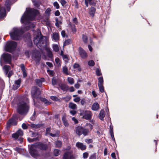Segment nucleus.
Masks as SVG:
<instances>
[{
  "label": "nucleus",
  "mask_w": 159,
  "mask_h": 159,
  "mask_svg": "<svg viewBox=\"0 0 159 159\" xmlns=\"http://www.w3.org/2000/svg\"><path fill=\"white\" fill-rule=\"evenodd\" d=\"M48 148V145L46 143L38 142L31 145L29 152L30 155L33 157L37 158L41 155L40 151H45Z\"/></svg>",
  "instance_id": "f257e3e1"
},
{
  "label": "nucleus",
  "mask_w": 159,
  "mask_h": 159,
  "mask_svg": "<svg viewBox=\"0 0 159 159\" xmlns=\"http://www.w3.org/2000/svg\"><path fill=\"white\" fill-rule=\"evenodd\" d=\"M30 109L29 101L26 96L20 98L17 104V112L21 115H26Z\"/></svg>",
  "instance_id": "f03ea898"
},
{
  "label": "nucleus",
  "mask_w": 159,
  "mask_h": 159,
  "mask_svg": "<svg viewBox=\"0 0 159 159\" xmlns=\"http://www.w3.org/2000/svg\"><path fill=\"white\" fill-rule=\"evenodd\" d=\"M39 14V11L34 8L29 9L25 13L21 19L22 23L28 24L31 20H34L35 16Z\"/></svg>",
  "instance_id": "7ed1b4c3"
},
{
  "label": "nucleus",
  "mask_w": 159,
  "mask_h": 159,
  "mask_svg": "<svg viewBox=\"0 0 159 159\" xmlns=\"http://www.w3.org/2000/svg\"><path fill=\"white\" fill-rule=\"evenodd\" d=\"M23 33V31L20 29L14 28L10 34L12 39L14 40H19L20 39Z\"/></svg>",
  "instance_id": "20e7f679"
},
{
  "label": "nucleus",
  "mask_w": 159,
  "mask_h": 159,
  "mask_svg": "<svg viewBox=\"0 0 159 159\" xmlns=\"http://www.w3.org/2000/svg\"><path fill=\"white\" fill-rule=\"evenodd\" d=\"M37 37L38 38L39 37L37 36ZM33 41L34 44L38 48L41 49H43L47 45L46 40L42 37H40L39 39L37 38H34Z\"/></svg>",
  "instance_id": "39448f33"
},
{
  "label": "nucleus",
  "mask_w": 159,
  "mask_h": 159,
  "mask_svg": "<svg viewBox=\"0 0 159 159\" xmlns=\"http://www.w3.org/2000/svg\"><path fill=\"white\" fill-rule=\"evenodd\" d=\"M41 93V91L39 88L37 87H33L31 90V95L33 98L34 105L36 103L35 99L40 98Z\"/></svg>",
  "instance_id": "423d86ee"
},
{
  "label": "nucleus",
  "mask_w": 159,
  "mask_h": 159,
  "mask_svg": "<svg viewBox=\"0 0 159 159\" xmlns=\"http://www.w3.org/2000/svg\"><path fill=\"white\" fill-rule=\"evenodd\" d=\"M17 43L13 41L9 42L6 46V50L9 52H11L14 51L16 48Z\"/></svg>",
  "instance_id": "0eeeda50"
},
{
  "label": "nucleus",
  "mask_w": 159,
  "mask_h": 159,
  "mask_svg": "<svg viewBox=\"0 0 159 159\" xmlns=\"http://www.w3.org/2000/svg\"><path fill=\"white\" fill-rule=\"evenodd\" d=\"M32 58L39 62L41 59V55L39 52L36 50H33L32 53Z\"/></svg>",
  "instance_id": "6e6552de"
},
{
  "label": "nucleus",
  "mask_w": 159,
  "mask_h": 159,
  "mask_svg": "<svg viewBox=\"0 0 159 159\" xmlns=\"http://www.w3.org/2000/svg\"><path fill=\"white\" fill-rule=\"evenodd\" d=\"M17 118V116L16 115L13 116L12 118L9 119L7 123L8 127H10L11 125H16L17 124L16 119Z\"/></svg>",
  "instance_id": "1a4fd4ad"
},
{
  "label": "nucleus",
  "mask_w": 159,
  "mask_h": 159,
  "mask_svg": "<svg viewBox=\"0 0 159 159\" xmlns=\"http://www.w3.org/2000/svg\"><path fill=\"white\" fill-rule=\"evenodd\" d=\"M50 128H47L46 130V135L49 134L52 137H58L59 136L60 134V131L57 130L56 131V133L55 134H52V133H49V132L50 131Z\"/></svg>",
  "instance_id": "9d476101"
},
{
  "label": "nucleus",
  "mask_w": 159,
  "mask_h": 159,
  "mask_svg": "<svg viewBox=\"0 0 159 159\" xmlns=\"http://www.w3.org/2000/svg\"><path fill=\"white\" fill-rule=\"evenodd\" d=\"M2 58L5 62L10 64L11 60V55L8 53L4 54L2 56Z\"/></svg>",
  "instance_id": "9b49d317"
},
{
  "label": "nucleus",
  "mask_w": 159,
  "mask_h": 159,
  "mask_svg": "<svg viewBox=\"0 0 159 159\" xmlns=\"http://www.w3.org/2000/svg\"><path fill=\"white\" fill-rule=\"evenodd\" d=\"M23 134V131L21 129H19L15 133L12 134V137L16 139H18L19 137H21Z\"/></svg>",
  "instance_id": "f8f14e48"
},
{
  "label": "nucleus",
  "mask_w": 159,
  "mask_h": 159,
  "mask_svg": "<svg viewBox=\"0 0 159 159\" xmlns=\"http://www.w3.org/2000/svg\"><path fill=\"white\" fill-rule=\"evenodd\" d=\"M83 117L86 120L90 119L92 116V114L90 111H86L82 113Z\"/></svg>",
  "instance_id": "ddd939ff"
},
{
  "label": "nucleus",
  "mask_w": 159,
  "mask_h": 159,
  "mask_svg": "<svg viewBox=\"0 0 159 159\" xmlns=\"http://www.w3.org/2000/svg\"><path fill=\"white\" fill-rule=\"evenodd\" d=\"M79 54L82 58H85L87 57V54L81 47L79 48Z\"/></svg>",
  "instance_id": "4468645a"
},
{
  "label": "nucleus",
  "mask_w": 159,
  "mask_h": 159,
  "mask_svg": "<svg viewBox=\"0 0 159 159\" xmlns=\"http://www.w3.org/2000/svg\"><path fill=\"white\" fill-rule=\"evenodd\" d=\"M76 146L78 148L80 149L82 151L85 150L86 149V145L83 144V143L77 142L76 144Z\"/></svg>",
  "instance_id": "2eb2a0df"
},
{
  "label": "nucleus",
  "mask_w": 159,
  "mask_h": 159,
  "mask_svg": "<svg viewBox=\"0 0 159 159\" xmlns=\"http://www.w3.org/2000/svg\"><path fill=\"white\" fill-rule=\"evenodd\" d=\"M21 82V80L20 79L16 80L13 86V89L14 90L17 89L20 86Z\"/></svg>",
  "instance_id": "dca6fc26"
},
{
  "label": "nucleus",
  "mask_w": 159,
  "mask_h": 159,
  "mask_svg": "<svg viewBox=\"0 0 159 159\" xmlns=\"http://www.w3.org/2000/svg\"><path fill=\"white\" fill-rule=\"evenodd\" d=\"M73 157L71 152H67L64 153L63 159H72Z\"/></svg>",
  "instance_id": "f3484780"
},
{
  "label": "nucleus",
  "mask_w": 159,
  "mask_h": 159,
  "mask_svg": "<svg viewBox=\"0 0 159 159\" xmlns=\"http://www.w3.org/2000/svg\"><path fill=\"white\" fill-rule=\"evenodd\" d=\"M83 127L78 126L76 127L75 129L76 134L79 136H80L82 134Z\"/></svg>",
  "instance_id": "a211bd4d"
},
{
  "label": "nucleus",
  "mask_w": 159,
  "mask_h": 159,
  "mask_svg": "<svg viewBox=\"0 0 159 159\" xmlns=\"http://www.w3.org/2000/svg\"><path fill=\"white\" fill-rule=\"evenodd\" d=\"M45 81V79L43 78H41L40 79H37L35 80V82L40 87H42V82Z\"/></svg>",
  "instance_id": "6ab92c4d"
},
{
  "label": "nucleus",
  "mask_w": 159,
  "mask_h": 159,
  "mask_svg": "<svg viewBox=\"0 0 159 159\" xmlns=\"http://www.w3.org/2000/svg\"><path fill=\"white\" fill-rule=\"evenodd\" d=\"M6 11L4 7H1L0 8V18H2L5 16Z\"/></svg>",
  "instance_id": "aec40b11"
},
{
  "label": "nucleus",
  "mask_w": 159,
  "mask_h": 159,
  "mask_svg": "<svg viewBox=\"0 0 159 159\" xmlns=\"http://www.w3.org/2000/svg\"><path fill=\"white\" fill-rule=\"evenodd\" d=\"M60 87L63 91L67 92L69 89L68 86L65 84H61Z\"/></svg>",
  "instance_id": "412c9836"
},
{
  "label": "nucleus",
  "mask_w": 159,
  "mask_h": 159,
  "mask_svg": "<svg viewBox=\"0 0 159 159\" xmlns=\"http://www.w3.org/2000/svg\"><path fill=\"white\" fill-rule=\"evenodd\" d=\"M52 39L53 40L57 42L59 40V34L58 33H54L52 34Z\"/></svg>",
  "instance_id": "4be33fe9"
},
{
  "label": "nucleus",
  "mask_w": 159,
  "mask_h": 159,
  "mask_svg": "<svg viewBox=\"0 0 159 159\" xmlns=\"http://www.w3.org/2000/svg\"><path fill=\"white\" fill-rule=\"evenodd\" d=\"M11 66L8 65H5L3 67V69L4 70L5 73L6 75H7L9 70H11Z\"/></svg>",
  "instance_id": "5701e85b"
},
{
  "label": "nucleus",
  "mask_w": 159,
  "mask_h": 159,
  "mask_svg": "<svg viewBox=\"0 0 159 159\" xmlns=\"http://www.w3.org/2000/svg\"><path fill=\"white\" fill-rule=\"evenodd\" d=\"M99 108V105L97 102L94 103L92 106V109L93 111H97Z\"/></svg>",
  "instance_id": "b1692460"
},
{
  "label": "nucleus",
  "mask_w": 159,
  "mask_h": 159,
  "mask_svg": "<svg viewBox=\"0 0 159 159\" xmlns=\"http://www.w3.org/2000/svg\"><path fill=\"white\" fill-rule=\"evenodd\" d=\"M96 10L95 8L91 7L89 10V13L92 17H93L94 15Z\"/></svg>",
  "instance_id": "393cba45"
},
{
  "label": "nucleus",
  "mask_w": 159,
  "mask_h": 159,
  "mask_svg": "<svg viewBox=\"0 0 159 159\" xmlns=\"http://www.w3.org/2000/svg\"><path fill=\"white\" fill-rule=\"evenodd\" d=\"M105 116V112L104 110H101L99 114L100 119L101 120H103Z\"/></svg>",
  "instance_id": "a878e982"
},
{
  "label": "nucleus",
  "mask_w": 159,
  "mask_h": 159,
  "mask_svg": "<svg viewBox=\"0 0 159 159\" xmlns=\"http://www.w3.org/2000/svg\"><path fill=\"white\" fill-rule=\"evenodd\" d=\"M69 107L73 110H76L77 109V106L75 104L70 102L69 104Z\"/></svg>",
  "instance_id": "bb28decb"
},
{
  "label": "nucleus",
  "mask_w": 159,
  "mask_h": 159,
  "mask_svg": "<svg viewBox=\"0 0 159 159\" xmlns=\"http://www.w3.org/2000/svg\"><path fill=\"white\" fill-rule=\"evenodd\" d=\"M62 120L64 125L66 127H68L69 125V124L67 120L66 119L65 116H63L62 117Z\"/></svg>",
  "instance_id": "cd10ccee"
},
{
  "label": "nucleus",
  "mask_w": 159,
  "mask_h": 159,
  "mask_svg": "<svg viewBox=\"0 0 159 159\" xmlns=\"http://www.w3.org/2000/svg\"><path fill=\"white\" fill-rule=\"evenodd\" d=\"M90 131L88 129L83 128L82 134H83L84 136L88 135V134L90 132Z\"/></svg>",
  "instance_id": "c85d7f7f"
},
{
  "label": "nucleus",
  "mask_w": 159,
  "mask_h": 159,
  "mask_svg": "<svg viewBox=\"0 0 159 159\" xmlns=\"http://www.w3.org/2000/svg\"><path fill=\"white\" fill-rule=\"evenodd\" d=\"M11 151L9 149H6L4 150L2 152L3 154H5V156H6L11 154Z\"/></svg>",
  "instance_id": "c756f323"
},
{
  "label": "nucleus",
  "mask_w": 159,
  "mask_h": 159,
  "mask_svg": "<svg viewBox=\"0 0 159 159\" xmlns=\"http://www.w3.org/2000/svg\"><path fill=\"white\" fill-rule=\"evenodd\" d=\"M110 133L112 139L113 140H114V137L113 135V127L112 125H110Z\"/></svg>",
  "instance_id": "7c9ffc66"
},
{
  "label": "nucleus",
  "mask_w": 159,
  "mask_h": 159,
  "mask_svg": "<svg viewBox=\"0 0 159 159\" xmlns=\"http://www.w3.org/2000/svg\"><path fill=\"white\" fill-rule=\"evenodd\" d=\"M103 80L102 77H100L98 78V86L103 85Z\"/></svg>",
  "instance_id": "2f4dec72"
},
{
  "label": "nucleus",
  "mask_w": 159,
  "mask_h": 159,
  "mask_svg": "<svg viewBox=\"0 0 159 159\" xmlns=\"http://www.w3.org/2000/svg\"><path fill=\"white\" fill-rule=\"evenodd\" d=\"M32 2L34 3V6L36 8H39L40 6V3L38 1H35V0H32Z\"/></svg>",
  "instance_id": "473e14b6"
},
{
  "label": "nucleus",
  "mask_w": 159,
  "mask_h": 159,
  "mask_svg": "<svg viewBox=\"0 0 159 159\" xmlns=\"http://www.w3.org/2000/svg\"><path fill=\"white\" fill-rule=\"evenodd\" d=\"M68 69L67 67L65 66L62 67V72L63 73L66 75H69V73L68 72Z\"/></svg>",
  "instance_id": "72a5a7b5"
},
{
  "label": "nucleus",
  "mask_w": 159,
  "mask_h": 159,
  "mask_svg": "<svg viewBox=\"0 0 159 159\" xmlns=\"http://www.w3.org/2000/svg\"><path fill=\"white\" fill-rule=\"evenodd\" d=\"M40 99L41 101L44 102L45 104L46 105H49L50 104V102L48 101V100L45 98H40Z\"/></svg>",
  "instance_id": "f704fd0d"
},
{
  "label": "nucleus",
  "mask_w": 159,
  "mask_h": 159,
  "mask_svg": "<svg viewBox=\"0 0 159 159\" xmlns=\"http://www.w3.org/2000/svg\"><path fill=\"white\" fill-rule=\"evenodd\" d=\"M67 80L69 83L70 84H73L74 83V79L71 77H68L67 78Z\"/></svg>",
  "instance_id": "c9c22d12"
},
{
  "label": "nucleus",
  "mask_w": 159,
  "mask_h": 159,
  "mask_svg": "<svg viewBox=\"0 0 159 159\" xmlns=\"http://www.w3.org/2000/svg\"><path fill=\"white\" fill-rule=\"evenodd\" d=\"M42 125L40 124H38L37 125L34 124H31V127L35 128V129H37L38 128L42 126Z\"/></svg>",
  "instance_id": "e433bc0d"
},
{
  "label": "nucleus",
  "mask_w": 159,
  "mask_h": 159,
  "mask_svg": "<svg viewBox=\"0 0 159 159\" xmlns=\"http://www.w3.org/2000/svg\"><path fill=\"white\" fill-rule=\"evenodd\" d=\"M56 146L57 148H60L62 145V143L60 141H57L56 142Z\"/></svg>",
  "instance_id": "4c0bfd02"
},
{
  "label": "nucleus",
  "mask_w": 159,
  "mask_h": 159,
  "mask_svg": "<svg viewBox=\"0 0 159 159\" xmlns=\"http://www.w3.org/2000/svg\"><path fill=\"white\" fill-rule=\"evenodd\" d=\"M80 65L78 63H75L73 65V68L74 69L78 68V70L79 71H81V68L80 67Z\"/></svg>",
  "instance_id": "58836bf2"
},
{
  "label": "nucleus",
  "mask_w": 159,
  "mask_h": 159,
  "mask_svg": "<svg viewBox=\"0 0 159 159\" xmlns=\"http://www.w3.org/2000/svg\"><path fill=\"white\" fill-rule=\"evenodd\" d=\"M53 48L54 51L56 52H58L59 51V48L57 44H55L53 46Z\"/></svg>",
  "instance_id": "ea45409f"
},
{
  "label": "nucleus",
  "mask_w": 159,
  "mask_h": 159,
  "mask_svg": "<svg viewBox=\"0 0 159 159\" xmlns=\"http://www.w3.org/2000/svg\"><path fill=\"white\" fill-rule=\"evenodd\" d=\"M52 84L53 85H55L57 84V79L56 77H53L52 80Z\"/></svg>",
  "instance_id": "a19ab883"
},
{
  "label": "nucleus",
  "mask_w": 159,
  "mask_h": 159,
  "mask_svg": "<svg viewBox=\"0 0 159 159\" xmlns=\"http://www.w3.org/2000/svg\"><path fill=\"white\" fill-rule=\"evenodd\" d=\"M63 59L65 61L68 62V61L69 60L68 58V56L67 55H64L62 57Z\"/></svg>",
  "instance_id": "79ce46f5"
},
{
  "label": "nucleus",
  "mask_w": 159,
  "mask_h": 159,
  "mask_svg": "<svg viewBox=\"0 0 159 159\" xmlns=\"http://www.w3.org/2000/svg\"><path fill=\"white\" fill-rule=\"evenodd\" d=\"M96 153H94L91 155L89 157V159H96Z\"/></svg>",
  "instance_id": "37998d69"
},
{
  "label": "nucleus",
  "mask_w": 159,
  "mask_h": 159,
  "mask_svg": "<svg viewBox=\"0 0 159 159\" xmlns=\"http://www.w3.org/2000/svg\"><path fill=\"white\" fill-rule=\"evenodd\" d=\"M71 40L70 39L66 40L64 42V45L66 46L67 45H68L69 44H70L71 43Z\"/></svg>",
  "instance_id": "c03bdc74"
},
{
  "label": "nucleus",
  "mask_w": 159,
  "mask_h": 159,
  "mask_svg": "<svg viewBox=\"0 0 159 159\" xmlns=\"http://www.w3.org/2000/svg\"><path fill=\"white\" fill-rule=\"evenodd\" d=\"M47 54L48 56L50 58H52L53 57V55L51 51L48 50L47 51Z\"/></svg>",
  "instance_id": "a18cd8bd"
},
{
  "label": "nucleus",
  "mask_w": 159,
  "mask_h": 159,
  "mask_svg": "<svg viewBox=\"0 0 159 159\" xmlns=\"http://www.w3.org/2000/svg\"><path fill=\"white\" fill-rule=\"evenodd\" d=\"M60 150L57 149H55L54 150V154L55 156H58L59 154Z\"/></svg>",
  "instance_id": "49530a36"
},
{
  "label": "nucleus",
  "mask_w": 159,
  "mask_h": 159,
  "mask_svg": "<svg viewBox=\"0 0 159 159\" xmlns=\"http://www.w3.org/2000/svg\"><path fill=\"white\" fill-rule=\"evenodd\" d=\"M82 39L84 42L85 43H87V42L88 38L86 35H83L82 36Z\"/></svg>",
  "instance_id": "de8ad7c7"
},
{
  "label": "nucleus",
  "mask_w": 159,
  "mask_h": 159,
  "mask_svg": "<svg viewBox=\"0 0 159 159\" xmlns=\"http://www.w3.org/2000/svg\"><path fill=\"white\" fill-rule=\"evenodd\" d=\"M96 73L97 75L98 76H99L102 75L100 70L98 68H97L96 69Z\"/></svg>",
  "instance_id": "09e8293b"
},
{
  "label": "nucleus",
  "mask_w": 159,
  "mask_h": 159,
  "mask_svg": "<svg viewBox=\"0 0 159 159\" xmlns=\"http://www.w3.org/2000/svg\"><path fill=\"white\" fill-rule=\"evenodd\" d=\"M11 3V1L10 0H6L5 4L6 7H8L10 5Z\"/></svg>",
  "instance_id": "8fccbe9b"
},
{
  "label": "nucleus",
  "mask_w": 159,
  "mask_h": 159,
  "mask_svg": "<svg viewBox=\"0 0 159 159\" xmlns=\"http://www.w3.org/2000/svg\"><path fill=\"white\" fill-rule=\"evenodd\" d=\"M53 6L56 7V8L57 9H59L60 8L59 4L57 2H54L53 3Z\"/></svg>",
  "instance_id": "3c124183"
},
{
  "label": "nucleus",
  "mask_w": 159,
  "mask_h": 159,
  "mask_svg": "<svg viewBox=\"0 0 159 159\" xmlns=\"http://www.w3.org/2000/svg\"><path fill=\"white\" fill-rule=\"evenodd\" d=\"M50 98L53 101H58L59 100L58 98L55 96H51Z\"/></svg>",
  "instance_id": "603ef678"
},
{
  "label": "nucleus",
  "mask_w": 159,
  "mask_h": 159,
  "mask_svg": "<svg viewBox=\"0 0 159 159\" xmlns=\"http://www.w3.org/2000/svg\"><path fill=\"white\" fill-rule=\"evenodd\" d=\"M30 50H27L25 52V54L28 58L30 57Z\"/></svg>",
  "instance_id": "864d4df0"
},
{
  "label": "nucleus",
  "mask_w": 159,
  "mask_h": 159,
  "mask_svg": "<svg viewBox=\"0 0 159 159\" xmlns=\"http://www.w3.org/2000/svg\"><path fill=\"white\" fill-rule=\"evenodd\" d=\"M94 64L95 63L94 61L92 60H91L88 62V65L90 66H94Z\"/></svg>",
  "instance_id": "5fc2aeb1"
},
{
  "label": "nucleus",
  "mask_w": 159,
  "mask_h": 159,
  "mask_svg": "<svg viewBox=\"0 0 159 159\" xmlns=\"http://www.w3.org/2000/svg\"><path fill=\"white\" fill-rule=\"evenodd\" d=\"M20 67L22 71H26L24 65L23 64H22L20 66Z\"/></svg>",
  "instance_id": "6e6d98bb"
},
{
  "label": "nucleus",
  "mask_w": 159,
  "mask_h": 159,
  "mask_svg": "<svg viewBox=\"0 0 159 159\" xmlns=\"http://www.w3.org/2000/svg\"><path fill=\"white\" fill-rule=\"evenodd\" d=\"M98 87L100 92L103 93L104 92V89L103 87V85L98 86Z\"/></svg>",
  "instance_id": "4d7b16f0"
},
{
  "label": "nucleus",
  "mask_w": 159,
  "mask_h": 159,
  "mask_svg": "<svg viewBox=\"0 0 159 159\" xmlns=\"http://www.w3.org/2000/svg\"><path fill=\"white\" fill-rule=\"evenodd\" d=\"M83 155L84 158H87L89 156V153L87 152H85L83 153Z\"/></svg>",
  "instance_id": "13d9d810"
},
{
  "label": "nucleus",
  "mask_w": 159,
  "mask_h": 159,
  "mask_svg": "<svg viewBox=\"0 0 159 159\" xmlns=\"http://www.w3.org/2000/svg\"><path fill=\"white\" fill-rule=\"evenodd\" d=\"M13 74V72L11 70L8 73L7 75V77L10 78L11 76Z\"/></svg>",
  "instance_id": "bf43d9fd"
},
{
  "label": "nucleus",
  "mask_w": 159,
  "mask_h": 159,
  "mask_svg": "<svg viewBox=\"0 0 159 159\" xmlns=\"http://www.w3.org/2000/svg\"><path fill=\"white\" fill-rule=\"evenodd\" d=\"M85 141L88 144H89L93 142V140L91 139H86Z\"/></svg>",
  "instance_id": "052dcab7"
},
{
  "label": "nucleus",
  "mask_w": 159,
  "mask_h": 159,
  "mask_svg": "<svg viewBox=\"0 0 159 159\" xmlns=\"http://www.w3.org/2000/svg\"><path fill=\"white\" fill-rule=\"evenodd\" d=\"M22 128L24 129H26L28 128V126L25 123H24L22 124Z\"/></svg>",
  "instance_id": "680f3d73"
},
{
  "label": "nucleus",
  "mask_w": 159,
  "mask_h": 159,
  "mask_svg": "<svg viewBox=\"0 0 159 159\" xmlns=\"http://www.w3.org/2000/svg\"><path fill=\"white\" fill-rule=\"evenodd\" d=\"M80 100V97H78L75 98L74 99V101L76 102H79Z\"/></svg>",
  "instance_id": "e2e57ef3"
},
{
  "label": "nucleus",
  "mask_w": 159,
  "mask_h": 159,
  "mask_svg": "<svg viewBox=\"0 0 159 159\" xmlns=\"http://www.w3.org/2000/svg\"><path fill=\"white\" fill-rule=\"evenodd\" d=\"M51 11V10L50 8H48L45 11V12L46 14L49 15L50 14V12Z\"/></svg>",
  "instance_id": "0e129e2a"
},
{
  "label": "nucleus",
  "mask_w": 159,
  "mask_h": 159,
  "mask_svg": "<svg viewBox=\"0 0 159 159\" xmlns=\"http://www.w3.org/2000/svg\"><path fill=\"white\" fill-rule=\"evenodd\" d=\"M60 2L61 5L63 6L65 5L66 3V2L65 0H61Z\"/></svg>",
  "instance_id": "69168bd1"
},
{
  "label": "nucleus",
  "mask_w": 159,
  "mask_h": 159,
  "mask_svg": "<svg viewBox=\"0 0 159 159\" xmlns=\"http://www.w3.org/2000/svg\"><path fill=\"white\" fill-rule=\"evenodd\" d=\"M75 27V25H71V28L72 30L75 32L76 31V30Z\"/></svg>",
  "instance_id": "338daca9"
},
{
  "label": "nucleus",
  "mask_w": 159,
  "mask_h": 159,
  "mask_svg": "<svg viewBox=\"0 0 159 159\" xmlns=\"http://www.w3.org/2000/svg\"><path fill=\"white\" fill-rule=\"evenodd\" d=\"M46 64L50 67H52L53 66V65L51 62H46Z\"/></svg>",
  "instance_id": "774afa93"
}]
</instances>
